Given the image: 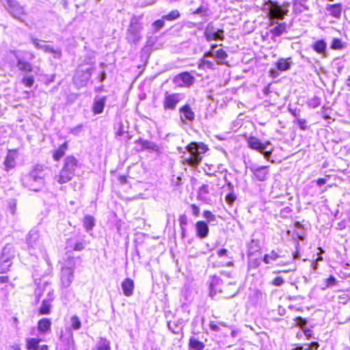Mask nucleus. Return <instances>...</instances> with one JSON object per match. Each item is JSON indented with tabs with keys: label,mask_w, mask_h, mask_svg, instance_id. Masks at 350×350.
Returning <instances> with one entry per match:
<instances>
[{
	"label": "nucleus",
	"mask_w": 350,
	"mask_h": 350,
	"mask_svg": "<svg viewBox=\"0 0 350 350\" xmlns=\"http://www.w3.org/2000/svg\"><path fill=\"white\" fill-rule=\"evenodd\" d=\"M186 152L182 156L183 163L196 167L202 161V155L208 150L203 143L191 142L186 147Z\"/></svg>",
	"instance_id": "obj_1"
},
{
	"label": "nucleus",
	"mask_w": 350,
	"mask_h": 350,
	"mask_svg": "<svg viewBox=\"0 0 350 350\" xmlns=\"http://www.w3.org/2000/svg\"><path fill=\"white\" fill-rule=\"evenodd\" d=\"M23 184L29 189L37 191L44 185V179L42 167L37 166L23 178Z\"/></svg>",
	"instance_id": "obj_2"
},
{
	"label": "nucleus",
	"mask_w": 350,
	"mask_h": 350,
	"mask_svg": "<svg viewBox=\"0 0 350 350\" xmlns=\"http://www.w3.org/2000/svg\"><path fill=\"white\" fill-rule=\"evenodd\" d=\"M222 281L217 277H213L210 284V296L213 298L217 292L224 294V297L228 299L233 297L238 293V288L235 286V283L229 282L224 288H221Z\"/></svg>",
	"instance_id": "obj_3"
},
{
	"label": "nucleus",
	"mask_w": 350,
	"mask_h": 350,
	"mask_svg": "<svg viewBox=\"0 0 350 350\" xmlns=\"http://www.w3.org/2000/svg\"><path fill=\"white\" fill-rule=\"evenodd\" d=\"M85 65H80L74 76L73 81L78 88L85 86L90 81L92 73L94 70V62L90 59Z\"/></svg>",
	"instance_id": "obj_4"
},
{
	"label": "nucleus",
	"mask_w": 350,
	"mask_h": 350,
	"mask_svg": "<svg viewBox=\"0 0 350 350\" xmlns=\"http://www.w3.org/2000/svg\"><path fill=\"white\" fill-rule=\"evenodd\" d=\"M288 12V6L280 5L276 2H271L269 5L268 17L269 18V26H273L275 21L282 20Z\"/></svg>",
	"instance_id": "obj_5"
},
{
	"label": "nucleus",
	"mask_w": 350,
	"mask_h": 350,
	"mask_svg": "<svg viewBox=\"0 0 350 350\" xmlns=\"http://www.w3.org/2000/svg\"><path fill=\"white\" fill-rule=\"evenodd\" d=\"M142 25L137 16H133L126 32V38L129 43L136 44L142 38Z\"/></svg>",
	"instance_id": "obj_6"
},
{
	"label": "nucleus",
	"mask_w": 350,
	"mask_h": 350,
	"mask_svg": "<svg viewBox=\"0 0 350 350\" xmlns=\"http://www.w3.org/2000/svg\"><path fill=\"white\" fill-rule=\"evenodd\" d=\"M27 244L31 254L36 255L38 252L42 253L44 250L42 239L36 230L29 231L27 237Z\"/></svg>",
	"instance_id": "obj_7"
},
{
	"label": "nucleus",
	"mask_w": 350,
	"mask_h": 350,
	"mask_svg": "<svg viewBox=\"0 0 350 350\" xmlns=\"http://www.w3.org/2000/svg\"><path fill=\"white\" fill-rule=\"evenodd\" d=\"M247 143L250 148L258 151L267 160H269L273 150L269 142L262 143L258 138L251 136L247 139Z\"/></svg>",
	"instance_id": "obj_8"
},
{
	"label": "nucleus",
	"mask_w": 350,
	"mask_h": 350,
	"mask_svg": "<svg viewBox=\"0 0 350 350\" xmlns=\"http://www.w3.org/2000/svg\"><path fill=\"white\" fill-rule=\"evenodd\" d=\"M183 100V95L180 93L165 92L163 100V107L165 111H174L177 105Z\"/></svg>",
	"instance_id": "obj_9"
},
{
	"label": "nucleus",
	"mask_w": 350,
	"mask_h": 350,
	"mask_svg": "<svg viewBox=\"0 0 350 350\" xmlns=\"http://www.w3.org/2000/svg\"><path fill=\"white\" fill-rule=\"evenodd\" d=\"M14 256V250L11 245H6L0 257V265L2 272L8 271L12 262L11 260Z\"/></svg>",
	"instance_id": "obj_10"
},
{
	"label": "nucleus",
	"mask_w": 350,
	"mask_h": 350,
	"mask_svg": "<svg viewBox=\"0 0 350 350\" xmlns=\"http://www.w3.org/2000/svg\"><path fill=\"white\" fill-rule=\"evenodd\" d=\"M204 37L206 41L211 40H224V30L216 29L212 23H208L205 28L204 32Z\"/></svg>",
	"instance_id": "obj_11"
},
{
	"label": "nucleus",
	"mask_w": 350,
	"mask_h": 350,
	"mask_svg": "<svg viewBox=\"0 0 350 350\" xmlns=\"http://www.w3.org/2000/svg\"><path fill=\"white\" fill-rule=\"evenodd\" d=\"M249 169L252 172L254 178L258 181L264 182L269 178V166H259L253 164L249 167Z\"/></svg>",
	"instance_id": "obj_12"
},
{
	"label": "nucleus",
	"mask_w": 350,
	"mask_h": 350,
	"mask_svg": "<svg viewBox=\"0 0 350 350\" xmlns=\"http://www.w3.org/2000/svg\"><path fill=\"white\" fill-rule=\"evenodd\" d=\"M6 8L12 16L18 20L25 15L23 8L16 0H7Z\"/></svg>",
	"instance_id": "obj_13"
},
{
	"label": "nucleus",
	"mask_w": 350,
	"mask_h": 350,
	"mask_svg": "<svg viewBox=\"0 0 350 350\" xmlns=\"http://www.w3.org/2000/svg\"><path fill=\"white\" fill-rule=\"evenodd\" d=\"M217 47V44H212L211 46V51L205 53V57H215L217 60V64H223L227 58L228 55L223 49L216 50Z\"/></svg>",
	"instance_id": "obj_14"
},
{
	"label": "nucleus",
	"mask_w": 350,
	"mask_h": 350,
	"mask_svg": "<svg viewBox=\"0 0 350 350\" xmlns=\"http://www.w3.org/2000/svg\"><path fill=\"white\" fill-rule=\"evenodd\" d=\"M31 42L36 49L42 50L44 53H53L55 57H59L61 55L59 50H55L51 46L42 43V42L38 38L32 37Z\"/></svg>",
	"instance_id": "obj_15"
},
{
	"label": "nucleus",
	"mask_w": 350,
	"mask_h": 350,
	"mask_svg": "<svg viewBox=\"0 0 350 350\" xmlns=\"http://www.w3.org/2000/svg\"><path fill=\"white\" fill-rule=\"evenodd\" d=\"M47 287L48 286H46V290H47L48 298L44 299L42 302L39 308V313L40 314H49L51 312V302L54 299L53 291L50 288L47 289Z\"/></svg>",
	"instance_id": "obj_16"
},
{
	"label": "nucleus",
	"mask_w": 350,
	"mask_h": 350,
	"mask_svg": "<svg viewBox=\"0 0 350 350\" xmlns=\"http://www.w3.org/2000/svg\"><path fill=\"white\" fill-rule=\"evenodd\" d=\"M42 340L38 338H27L25 340L27 350H49L46 345H40Z\"/></svg>",
	"instance_id": "obj_17"
},
{
	"label": "nucleus",
	"mask_w": 350,
	"mask_h": 350,
	"mask_svg": "<svg viewBox=\"0 0 350 350\" xmlns=\"http://www.w3.org/2000/svg\"><path fill=\"white\" fill-rule=\"evenodd\" d=\"M74 279V272L70 268L62 267L61 285L63 288H68Z\"/></svg>",
	"instance_id": "obj_18"
},
{
	"label": "nucleus",
	"mask_w": 350,
	"mask_h": 350,
	"mask_svg": "<svg viewBox=\"0 0 350 350\" xmlns=\"http://www.w3.org/2000/svg\"><path fill=\"white\" fill-rule=\"evenodd\" d=\"M174 82L178 86H190L194 82V77H192L189 72H183L175 77Z\"/></svg>",
	"instance_id": "obj_19"
},
{
	"label": "nucleus",
	"mask_w": 350,
	"mask_h": 350,
	"mask_svg": "<svg viewBox=\"0 0 350 350\" xmlns=\"http://www.w3.org/2000/svg\"><path fill=\"white\" fill-rule=\"evenodd\" d=\"M18 157V152L16 150H10L7 154V156L4 161L5 170L6 171L12 169L16 165V159Z\"/></svg>",
	"instance_id": "obj_20"
},
{
	"label": "nucleus",
	"mask_w": 350,
	"mask_h": 350,
	"mask_svg": "<svg viewBox=\"0 0 350 350\" xmlns=\"http://www.w3.org/2000/svg\"><path fill=\"white\" fill-rule=\"evenodd\" d=\"M137 143L141 146L143 150H147L150 152H156L157 154L161 152L160 147L153 142L139 139Z\"/></svg>",
	"instance_id": "obj_21"
},
{
	"label": "nucleus",
	"mask_w": 350,
	"mask_h": 350,
	"mask_svg": "<svg viewBox=\"0 0 350 350\" xmlns=\"http://www.w3.org/2000/svg\"><path fill=\"white\" fill-rule=\"evenodd\" d=\"M196 231L197 237L204 239L208 235L209 228L205 221H198L196 224Z\"/></svg>",
	"instance_id": "obj_22"
},
{
	"label": "nucleus",
	"mask_w": 350,
	"mask_h": 350,
	"mask_svg": "<svg viewBox=\"0 0 350 350\" xmlns=\"http://www.w3.org/2000/svg\"><path fill=\"white\" fill-rule=\"evenodd\" d=\"M106 103V97H95L92 106V111L94 114H100L103 112Z\"/></svg>",
	"instance_id": "obj_23"
},
{
	"label": "nucleus",
	"mask_w": 350,
	"mask_h": 350,
	"mask_svg": "<svg viewBox=\"0 0 350 350\" xmlns=\"http://www.w3.org/2000/svg\"><path fill=\"white\" fill-rule=\"evenodd\" d=\"M208 193V186L207 185H203L198 189L197 198L206 204H210L211 202V199L209 197Z\"/></svg>",
	"instance_id": "obj_24"
},
{
	"label": "nucleus",
	"mask_w": 350,
	"mask_h": 350,
	"mask_svg": "<svg viewBox=\"0 0 350 350\" xmlns=\"http://www.w3.org/2000/svg\"><path fill=\"white\" fill-rule=\"evenodd\" d=\"M283 256L284 255L282 254V251L278 249L277 250H271L270 253L264 255L262 261L265 264H270L272 262L277 260L279 258Z\"/></svg>",
	"instance_id": "obj_25"
},
{
	"label": "nucleus",
	"mask_w": 350,
	"mask_h": 350,
	"mask_svg": "<svg viewBox=\"0 0 350 350\" xmlns=\"http://www.w3.org/2000/svg\"><path fill=\"white\" fill-rule=\"evenodd\" d=\"M74 174L68 172L65 168L62 167L59 174L55 177V180L59 184L66 183L70 181Z\"/></svg>",
	"instance_id": "obj_26"
},
{
	"label": "nucleus",
	"mask_w": 350,
	"mask_h": 350,
	"mask_svg": "<svg viewBox=\"0 0 350 350\" xmlns=\"http://www.w3.org/2000/svg\"><path fill=\"white\" fill-rule=\"evenodd\" d=\"M77 160L73 156H68L64 160L63 167L68 172L75 175V172L77 166Z\"/></svg>",
	"instance_id": "obj_27"
},
{
	"label": "nucleus",
	"mask_w": 350,
	"mask_h": 350,
	"mask_svg": "<svg viewBox=\"0 0 350 350\" xmlns=\"http://www.w3.org/2000/svg\"><path fill=\"white\" fill-rule=\"evenodd\" d=\"M269 32L275 36H280L284 32L286 31V23H278L275 21L273 26H270Z\"/></svg>",
	"instance_id": "obj_28"
},
{
	"label": "nucleus",
	"mask_w": 350,
	"mask_h": 350,
	"mask_svg": "<svg viewBox=\"0 0 350 350\" xmlns=\"http://www.w3.org/2000/svg\"><path fill=\"white\" fill-rule=\"evenodd\" d=\"M123 293L126 297H130L133 293L134 282L131 278H126L122 282Z\"/></svg>",
	"instance_id": "obj_29"
},
{
	"label": "nucleus",
	"mask_w": 350,
	"mask_h": 350,
	"mask_svg": "<svg viewBox=\"0 0 350 350\" xmlns=\"http://www.w3.org/2000/svg\"><path fill=\"white\" fill-rule=\"evenodd\" d=\"M51 321L49 319L43 318L38 323V329L42 334H46L51 331Z\"/></svg>",
	"instance_id": "obj_30"
},
{
	"label": "nucleus",
	"mask_w": 350,
	"mask_h": 350,
	"mask_svg": "<svg viewBox=\"0 0 350 350\" xmlns=\"http://www.w3.org/2000/svg\"><path fill=\"white\" fill-rule=\"evenodd\" d=\"M312 48L317 53L322 55L323 57H325L327 43L323 40H319L314 42Z\"/></svg>",
	"instance_id": "obj_31"
},
{
	"label": "nucleus",
	"mask_w": 350,
	"mask_h": 350,
	"mask_svg": "<svg viewBox=\"0 0 350 350\" xmlns=\"http://www.w3.org/2000/svg\"><path fill=\"white\" fill-rule=\"evenodd\" d=\"M182 319H178L174 321H168L167 327L169 329L175 334H182L183 327Z\"/></svg>",
	"instance_id": "obj_32"
},
{
	"label": "nucleus",
	"mask_w": 350,
	"mask_h": 350,
	"mask_svg": "<svg viewBox=\"0 0 350 350\" xmlns=\"http://www.w3.org/2000/svg\"><path fill=\"white\" fill-rule=\"evenodd\" d=\"M179 112L181 114V117L184 116L189 121H193L195 119V113L189 105H185L180 107Z\"/></svg>",
	"instance_id": "obj_33"
},
{
	"label": "nucleus",
	"mask_w": 350,
	"mask_h": 350,
	"mask_svg": "<svg viewBox=\"0 0 350 350\" xmlns=\"http://www.w3.org/2000/svg\"><path fill=\"white\" fill-rule=\"evenodd\" d=\"M326 10L329 12L330 15L335 18H338L341 15L342 8L341 5L339 3L328 5Z\"/></svg>",
	"instance_id": "obj_34"
},
{
	"label": "nucleus",
	"mask_w": 350,
	"mask_h": 350,
	"mask_svg": "<svg viewBox=\"0 0 350 350\" xmlns=\"http://www.w3.org/2000/svg\"><path fill=\"white\" fill-rule=\"evenodd\" d=\"M208 57H205V54L204 55V57L200 60L198 68H208L211 70L215 69V64L213 62L208 60Z\"/></svg>",
	"instance_id": "obj_35"
},
{
	"label": "nucleus",
	"mask_w": 350,
	"mask_h": 350,
	"mask_svg": "<svg viewBox=\"0 0 350 350\" xmlns=\"http://www.w3.org/2000/svg\"><path fill=\"white\" fill-rule=\"evenodd\" d=\"M16 66L18 70L23 72H31L33 70L32 66L30 63L25 62L21 58L17 59Z\"/></svg>",
	"instance_id": "obj_36"
},
{
	"label": "nucleus",
	"mask_w": 350,
	"mask_h": 350,
	"mask_svg": "<svg viewBox=\"0 0 350 350\" xmlns=\"http://www.w3.org/2000/svg\"><path fill=\"white\" fill-rule=\"evenodd\" d=\"M189 347L191 350H203L205 345L194 337H191L189 341Z\"/></svg>",
	"instance_id": "obj_37"
},
{
	"label": "nucleus",
	"mask_w": 350,
	"mask_h": 350,
	"mask_svg": "<svg viewBox=\"0 0 350 350\" xmlns=\"http://www.w3.org/2000/svg\"><path fill=\"white\" fill-rule=\"evenodd\" d=\"M68 148L67 142H64L59 148L54 151L53 157L54 160L59 161L64 154Z\"/></svg>",
	"instance_id": "obj_38"
},
{
	"label": "nucleus",
	"mask_w": 350,
	"mask_h": 350,
	"mask_svg": "<svg viewBox=\"0 0 350 350\" xmlns=\"http://www.w3.org/2000/svg\"><path fill=\"white\" fill-rule=\"evenodd\" d=\"M111 343L109 340L105 338H100L96 348V350H111Z\"/></svg>",
	"instance_id": "obj_39"
},
{
	"label": "nucleus",
	"mask_w": 350,
	"mask_h": 350,
	"mask_svg": "<svg viewBox=\"0 0 350 350\" xmlns=\"http://www.w3.org/2000/svg\"><path fill=\"white\" fill-rule=\"evenodd\" d=\"M292 62L281 58L277 62V68L280 71H286L291 68Z\"/></svg>",
	"instance_id": "obj_40"
},
{
	"label": "nucleus",
	"mask_w": 350,
	"mask_h": 350,
	"mask_svg": "<svg viewBox=\"0 0 350 350\" xmlns=\"http://www.w3.org/2000/svg\"><path fill=\"white\" fill-rule=\"evenodd\" d=\"M95 226V219L91 215H86L83 219V226L87 231L92 230Z\"/></svg>",
	"instance_id": "obj_41"
},
{
	"label": "nucleus",
	"mask_w": 350,
	"mask_h": 350,
	"mask_svg": "<svg viewBox=\"0 0 350 350\" xmlns=\"http://www.w3.org/2000/svg\"><path fill=\"white\" fill-rule=\"evenodd\" d=\"M204 217L206 219L207 222L211 225H215L217 223V219L215 215H213L209 211H204L203 213Z\"/></svg>",
	"instance_id": "obj_42"
},
{
	"label": "nucleus",
	"mask_w": 350,
	"mask_h": 350,
	"mask_svg": "<svg viewBox=\"0 0 350 350\" xmlns=\"http://www.w3.org/2000/svg\"><path fill=\"white\" fill-rule=\"evenodd\" d=\"M76 266V259L74 257L68 256L65 261L63 268H70L72 271L75 272Z\"/></svg>",
	"instance_id": "obj_43"
},
{
	"label": "nucleus",
	"mask_w": 350,
	"mask_h": 350,
	"mask_svg": "<svg viewBox=\"0 0 350 350\" xmlns=\"http://www.w3.org/2000/svg\"><path fill=\"white\" fill-rule=\"evenodd\" d=\"M180 12L177 10L171 11L168 14L163 15V19L165 21H174L180 17Z\"/></svg>",
	"instance_id": "obj_44"
},
{
	"label": "nucleus",
	"mask_w": 350,
	"mask_h": 350,
	"mask_svg": "<svg viewBox=\"0 0 350 350\" xmlns=\"http://www.w3.org/2000/svg\"><path fill=\"white\" fill-rule=\"evenodd\" d=\"M321 98H319V96H314L308 100L307 104L310 107L317 108L321 105Z\"/></svg>",
	"instance_id": "obj_45"
},
{
	"label": "nucleus",
	"mask_w": 350,
	"mask_h": 350,
	"mask_svg": "<svg viewBox=\"0 0 350 350\" xmlns=\"http://www.w3.org/2000/svg\"><path fill=\"white\" fill-rule=\"evenodd\" d=\"M337 284V280L336 278L333 275H330L327 279L325 280V286L322 287L323 290H325L327 288L332 287L336 286Z\"/></svg>",
	"instance_id": "obj_46"
},
{
	"label": "nucleus",
	"mask_w": 350,
	"mask_h": 350,
	"mask_svg": "<svg viewBox=\"0 0 350 350\" xmlns=\"http://www.w3.org/2000/svg\"><path fill=\"white\" fill-rule=\"evenodd\" d=\"M70 321L72 327L74 329L77 330L81 328V323L79 319L77 316L72 317Z\"/></svg>",
	"instance_id": "obj_47"
},
{
	"label": "nucleus",
	"mask_w": 350,
	"mask_h": 350,
	"mask_svg": "<svg viewBox=\"0 0 350 350\" xmlns=\"http://www.w3.org/2000/svg\"><path fill=\"white\" fill-rule=\"evenodd\" d=\"M8 209H9L10 213L12 215H14L16 213V200L14 199H10L8 201Z\"/></svg>",
	"instance_id": "obj_48"
},
{
	"label": "nucleus",
	"mask_w": 350,
	"mask_h": 350,
	"mask_svg": "<svg viewBox=\"0 0 350 350\" xmlns=\"http://www.w3.org/2000/svg\"><path fill=\"white\" fill-rule=\"evenodd\" d=\"M164 21H165V20H163V18L161 19L154 21L152 24V27L154 29V31H157L159 29H161V28H163L165 25Z\"/></svg>",
	"instance_id": "obj_49"
},
{
	"label": "nucleus",
	"mask_w": 350,
	"mask_h": 350,
	"mask_svg": "<svg viewBox=\"0 0 350 350\" xmlns=\"http://www.w3.org/2000/svg\"><path fill=\"white\" fill-rule=\"evenodd\" d=\"M22 82L26 87L31 88L34 83V79L32 76L24 77Z\"/></svg>",
	"instance_id": "obj_50"
},
{
	"label": "nucleus",
	"mask_w": 350,
	"mask_h": 350,
	"mask_svg": "<svg viewBox=\"0 0 350 350\" xmlns=\"http://www.w3.org/2000/svg\"><path fill=\"white\" fill-rule=\"evenodd\" d=\"M331 48L332 49H340L342 48V42L338 38H334L332 40Z\"/></svg>",
	"instance_id": "obj_51"
},
{
	"label": "nucleus",
	"mask_w": 350,
	"mask_h": 350,
	"mask_svg": "<svg viewBox=\"0 0 350 350\" xmlns=\"http://www.w3.org/2000/svg\"><path fill=\"white\" fill-rule=\"evenodd\" d=\"M237 199L236 195L232 191L226 196V201L229 205H232Z\"/></svg>",
	"instance_id": "obj_52"
},
{
	"label": "nucleus",
	"mask_w": 350,
	"mask_h": 350,
	"mask_svg": "<svg viewBox=\"0 0 350 350\" xmlns=\"http://www.w3.org/2000/svg\"><path fill=\"white\" fill-rule=\"evenodd\" d=\"M83 124H79L70 129V133L73 135L77 136L79 135L81 131H83Z\"/></svg>",
	"instance_id": "obj_53"
},
{
	"label": "nucleus",
	"mask_w": 350,
	"mask_h": 350,
	"mask_svg": "<svg viewBox=\"0 0 350 350\" xmlns=\"http://www.w3.org/2000/svg\"><path fill=\"white\" fill-rule=\"evenodd\" d=\"M260 265V260L259 259H250L248 262V266L250 268L256 269Z\"/></svg>",
	"instance_id": "obj_54"
},
{
	"label": "nucleus",
	"mask_w": 350,
	"mask_h": 350,
	"mask_svg": "<svg viewBox=\"0 0 350 350\" xmlns=\"http://www.w3.org/2000/svg\"><path fill=\"white\" fill-rule=\"evenodd\" d=\"M319 250H320V252L319 253V257L317 258L316 262H312L311 264V267L314 270L317 269L318 262L323 260V258L321 255L324 252V251L321 248H319Z\"/></svg>",
	"instance_id": "obj_55"
},
{
	"label": "nucleus",
	"mask_w": 350,
	"mask_h": 350,
	"mask_svg": "<svg viewBox=\"0 0 350 350\" xmlns=\"http://www.w3.org/2000/svg\"><path fill=\"white\" fill-rule=\"evenodd\" d=\"M258 242L257 241L252 240L250 245L249 254L258 250Z\"/></svg>",
	"instance_id": "obj_56"
},
{
	"label": "nucleus",
	"mask_w": 350,
	"mask_h": 350,
	"mask_svg": "<svg viewBox=\"0 0 350 350\" xmlns=\"http://www.w3.org/2000/svg\"><path fill=\"white\" fill-rule=\"evenodd\" d=\"M178 221L180 224V227L183 228L185 227L187 224V217L185 215H181L179 216Z\"/></svg>",
	"instance_id": "obj_57"
},
{
	"label": "nucleus",
	"mask_w": 350,
	"mask_h": 350,
	"mask_svg": "<svg viewBox=\"0 0 350 350\" xmlns=\"http://www.w3.org/2000/svg\"><path fill=\"white\" fill-rule=\"evenodd\" d=\"M284 283V280L282 277H276L271 282L275 286H280Z\"/></svg>",
	"instance_id": "obj_58"
},
{
	"label": "nucleus",
	"mask_w": 350,
	"mask_h": 350,
	"mask_svg": "<svg viewBox=\"0 0 350 350\" xmlns=\"http://www.w3.org/2000/svg\"><path fill=\"white\" fill-rule=\"evenodd\" d=\"M85 248L84 243L83 242H77L73 246V250L75 251H82Z\"/></svg>",
	"instance_id": "obj_59"
},
{
	"label": "nucleus",
	"mask_w": 350,
	"mask_h": 350,
	"mask_svg": "<svg viewBox=\"0 0 350 350\" xmlns=\"http://www.w3.org/2000/svg\"><path fill=\"white\" fill-rule=\"evenodd\" d=\"M297 124H299V128L301 130H305L306 129V120L297 118Z\"/></svg>",
	"instance_id": "obj_60"
},
{
	"label": "nucleus",
	"mask_w": 350,
	"mask_h": 350,
	"mask_svg": "<svg viewBox=\"0 0 350 350\" xmlns=\"http://www.w3.org/2000/svg\"><path fill=\"white\" fill-rule=\"evenodd\" d=\"M219 257L228 256V251L225 248L220 249L217 252Z\"/></svg>",
	"instance_id": "obj_61"
},
{
	"label": "nucleus",
	"mask_w": 350,
	"mask_h": 350,
	"mask_svg": "<svg viewBox=\"0 0 350 350\" xmlns=\"http://www.w3.org/2000/svg\"><path fill=\"white\" fill-rule=\"evenodd\" d=\"M191 208L193 214L196 217H198L199 215V214H200V208H198V206H197L194 204H191Z\"/></svg>",
	"instance_id": "obj_62"
},
{
	"label": "nucleus",
	"mask_w": 350,
	"mask_h": 350,
	"mask_svg": "<svg viewBox=\"0 0 350 350\" xmlns=\"http://www.w3.org/2000/svg\"><path fill=\"white\" fill-rule=\"evenodd\" d=\"M296 323L298 325L303 326V325H306V319L299 317L296 318Z\"/></svg>",
	"instance_id": "obj_63"
},
{
	"label": "nucleus",
	"mask_w": 350,
	"mask_h": 350,
	"mask_svg": "<svg viewBox=\"0 0 350 350\" xmlns=\"http://www.w3.org/2000/svg\"><path fill=\"white\" fill-rule=\"evenodd\" d=\"M327 178H321L317 180V185L319 187L325 185L327 183Z\"/></svg>",
	"instance_id": "obj_64"
}]
</instances>
